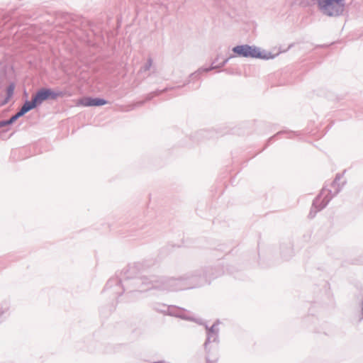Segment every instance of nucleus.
Instances as JSON below:
<instances>
[{
	"label": "nucleus",
	"instance_id": "nucleus-6",
	"mask_svg": "<svg viewBox=\"0 0 363 363\" xmlns=\"http://www.w3.org/2000/svg\"><path fill=\"white\" fill-rule=\"evenodd\" d=\"M15 85L13 84H10L7 88V94L9 97H11L14 91Z\"/></svg>",
	"mask_w": 363,
	"mask_h": 363
},
{
	"label": "nucleus",
	"instance_id": "nucleus-4",
	"mask_svg": "<svg viewBox=\"0 0 363 363\" xmlns=\"http://www.w3.org/2000/svg\"><path fill=\"white\" fill-rule=\"evenodd\" d=\"M340 0H318V4L323 12L328 15L333 16L337 13V10L335 9L332 6L334 3L338 4Z\"/></svg>",
	"mask_w": 363,
	"mask_h": 363
},
{
	"label": "nucleus",
	"instance_id": "nucleus-7",
	"mask_svg": "<svg viewBox=\"0 0 363 363\" xmlns=\"http://www.w3.org/2000/svg\"><path fill=\"white\" fill-rule=\"evenodd\" d=\"M23 115H18V112L14 115L13 116H12L10 119V121L9 123H13V121H15L17 118H18L19 117L22 116Z\"/></svg>",
	"mask_w": 363,
	"mask_h": 363
},
{
	"label": "nucleus",
	"instance_id": "nucleus-5",
	"mask_svg": "<svg viewBox=\"0 0 363 363\" xmlns=\"http://www.w3.org/2000/svg\"><path fill=\"white\" fill-rule=\"evenodd\" d=\"M37 106L36 103L35 102L34 99H32L31 101H27L25 102V104L23 105L21 110L18 111V115H24L29 111L32 110L33 108H35Z\"/></svg>",
	"mask_w": 363,
	"mask_h": 363
},
{
	"label": "nucleus",
	"instance_id": "nucleus-2",
	"mask_svg": "<svg viewBox=\"0 0 363 363\" xmlns=\"http://www.w3.org/2000/svg\"><path fill=\"white\" fill-rule=\"evenodd\" d=\"M60 96V93H55L52 89H42L33 96V99L38 106L47 99H55Z\"/></svg>",
	"mask_w": 363,
	"mask_h": 363
},
{
	"label": "nucleus",
	"instance_id": "nucleus-1",
	"mask_svg": "<svg viewBox=\"0 0 363 363\" xmlns=\"http://www.w3.org/2000/svg\"><path fill=\"white\" fill-rule=\"evenodd\" d=\"M233 51L240 57H252V58H261V59H272L274 56L270 53H262L259 48L255 46H250L248 45H238L233 48Z\"/></svg>",
	"mask_w": 363,
	"mask_h": 363
},
{
	"label": "nucleus",
	"instance_id": "nucleus-3",
	"mask_svg": "<svg viewBox=\"0 0 363 363\" xmlns=\"http://www.w3.org/2000/svg\"><path fill=\"white\" fill-rule=\"evenodd\" d=\"M107 104V101L103 99L82 97L75 101L76 106H100Z\"/></svg>",
	"mask_w": 363,
	"mask_h": 363
}]
</instances>
